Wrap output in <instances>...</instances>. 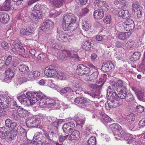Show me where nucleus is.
<instances>
[{
    "label": "nucleus",
    "mask_w": 145,
    "mask_h": 145,
    "mask_svg": "<svg viewBox=\"0 0 145 145\" xmlns=\"http://www.w3.org/2000/svg\"><path fill=\"white\" fill-rule=\"evenodd\" d=\"M76 17L71 13H69L63 18L62 27L65 31H73L77 28L74 26L77 20Z\"/></svg>",
    "instance_id": "obj_1"
},
{
    "label": "nucleus",
    "mask_w": 145,
    "mask_h": 145,
    "mask_svg": "<svg viewBox=\"0 0 145 145\" xmlns=\"http://www.w3.org/2000/svg\"><path fill=\"white\" fill-rule=\"evenodd\" d=\"M57 68L56 66L50 65L45 68L44 73L48 77H54L57 76Z\"/></svg>",
    "instance_id": "obj_2"
},
{
    "label": "nucleus",
    "mask_w": 145,
    "mask_h": 145,
    "mask_svg": "<svg viewBox=\"0 0 145 145\" xmlns=\"http://www.w3.org/2000/svg\"><path fill=\"white\" fill-rule=\"evenodd\" d=\"M40 5H36L34 7V10L31 14L32 17L34 19H40L43 15V12L40 9Z\"/></svg>",
    "instance_id": "obj_3"
},
{
    "label": "nucleus",
    "mask_w": 145,
    "mask_h": 145,
    "mask_svg": "<svg viewBox=\"0 0 145 145\" xmlns=\"http://www.w3.org/2000/svg\"><path fill=\"white\" fill-rule=\"evenodd\" d=\"M31 95L30 92H28L26 93V95L23 94L17 97L19 101L22 103H23L25 105H30V102L29 97Z\"/></svg>",
    "instance_id": "obj_4"
},
{
    "label": "nucleus",
    "mask_w": 145,
    "mask_h": 145,
    "mask_svg": "<svg viewBox=\"0 0 145 145\" xmlns=\"http://www.w3.org/2000/svg\"><path fill=\"white\" fill-rule=\"evenodd\" d=\"M114 68V65L110 61H105L103 62L101 66V69L104 72L108 71Z\"/></svg>",
    "instance_id": "obj_5"
},
{
    "label": "nucleus",
    "mask_w": 145,
    "mask_h": 145,
    "mask_svg": "<svg viewBox=\"0 0 145 145\" xmlns=\"http://www.w3.org/2000/svg\"><path fill=\"white\" fill-rule=\"evenodd\" d=\"M117 91L116 99L118 100L121 101H122V104L123 103V99H124L125 97L127 94V89L126 87H123L122 89L120 90L118 89Z\"/></svg>",
    "instance_id": "obj_6"
},
{
    "label": "nucleus",
    "mask_w": 145,
    "mask_h": 145,
    "mask_svg": "<svg viewBox=\"0 0 145 145\" xmlns=\"http://www.w3.org/2000/svg\"><path fill=\"white\" fill-rule=\"evenodd\" d=\"M16 69L12 68L8 69L5 71V81L8 80L7 82H10L11 79L14 77Z\"/></svg>",
    "instance_id": "obj_7"
},
{
    "label": "nucleus",
    "mask_w": 145,
    "mask_h": 145,
    "mask_svg": "<svg viewBox=\"0 0 145 145\" xmlns=\"http://www.w3.org/2000/svg\"><path fill=\"white\" fill-rule=\"evenodd\" d=\"M124 29L126 31L132 30L135 27V25L133 20L128 18L122 23Z\"/></svg>",
    "instance_id": "obj_8"
},
{
    "label": "nucleus",
    "mask_w": 145,
    "mask_h": 145,
    "mask_svg": "<svg viewBox=\"0 0 145 145\" xmlns=\"http://www.w3.org/2000/svg\"><path fill=\"white\" fill-rule=\"evenodd\" d=\"M117 135L118 137H121L123 140L127 141V143L131 144L132 142L131 138H133L132 135H130L128 133H126L122 130Z\"/></svg>",
    "instance_id": "obj_9"
},
{
    "label": "nucleus",
    "mask_w": 145,
    "mask_h": 145,
    "mask_svg": "<svg viewBox=\"0 0 145 145\" xmlns=\"http://www.w3.org/2000/svg\"><path fill=\"white\" fill-rule=\"evenodd\" d=\"M107 3L105 1L101 0H96L94 3V5L97 8V7L99 8L102 7V9L107 11L110 8L109 6L107 5Z\"/></svg>",
    "instance_id": "obj_10"
},
{
    "label": "nucleus",
    "mask_w": 145,
    "mask_h": 145,
    "mask_svg": "<svg viewBox=\"0 0 145 145\" xmlns=\"http://www.w3.org/2000/svg\"><path fill=\"white\" fill-rule=\"evenodd\" d=\"M75 124L72 122L65 123L63 126L62 129L65 133H69L74 129Z\"/></svg>",
    "instance_id": "obj_11"
},
{
    "label": "nucleus",
    "mask_w": 145,
    "mask_h": 145,
    "mask_svg": "<svg viewBox=\"0 0 145 145\" xmlns=\"http://www.w3.org/2000/svg\"><path fill=\"white\" fill-rule=\"evenodd\" d=\"M116 101L108 100L106 103L105 105L106 107H108L110 108H116L122 105V101L116 99Z\"/></svg>",
    "instance_id": "obj_12"
},
{
    "label": "nucleus",
    "mask_w": 145,
    "mask_h": 145,
    "mask_svg": "<svg viewBox=\"0 0 145 145\" xmlns=\"http://www.w3.org/2000/svg\"><path fill=\"white\" fill-rule=\"evenodd\" d=\"M132 89L137 95L138 99L140 101L145 99V94L144 91L140 90L135 87H133Z\"/></svg>",
    "instance_id": "obj_13"
},
{
    "label": "nucleus",
    "mask_w": 145,
    "mask_h": 145,
    "mask_svg": "<svg viewBox=\"0 0 145 145\" xmlns=\"http://www.w3.org/2000/svg\"><path fill=\"white\" fill-rule=\"evenodd\" d=\"M54 23L52 21L46 20L41 24V29L43 31H46L51 29Z\"/></svg>",
    "instance_id": "obj_14"
},
{
    "label": "nucleus",
    "mask_w": 145,
    "mask_h": 145,
    "mask_svg": "<svg viewBox=\"0 0 145 145\" xmlns=\"http://www.w3.org/2000/svg\"><path fill=\"white\" fill-rule=\"evenodd\" d=\"M68 36L66 34H63L62 31H58L56 36L57 39L62 42H66L68 41Z\"/></svg>",
    "instance_id": "obj_15"
},
{
    "label": "nucleus",
    "mask_w": 145,
    "mask_h": 145,
    "mask_svg": "<svg viewBox=\"0 0 145 145\" xmlns=\"http://www.w3.org/2000/svg\"><path fill=\"white\" fill-rule=\"evenodd\" d=\"M104 15V12L103 9H97L95 10L93 14L95 18L97 20L102 19Z\"/></svg>",
    "instance_id": "obj_16"
},
{
    "label": "nucleus",
    "mask_w": 145,
    "mask_h": 145,
    "mask_svg": "<svg viewBox=\"0 0 145 145\" xmlns=\"http://www.w3.org/2000/svg\"><path fill=\"white\" fill-rule=\"evenodd\" d=\"M118 15L119 16L123 19H128L131 17V14L129 11L127 10H120L119 11Z\"/></svg>",
    "instance_id": "obj_17"
},
{
    "label": "nucleus",
    "mask_w": 145,
    "mask_h": 145,
    "mask_svg": "<svg viewBox=\"0 0 145 145\" xmlns=\"http://www.w3.org/2000/svg\"><path fill=\"white\" fill-rule=\"evenodd\" d=\"M74 101L75 103L84 106H87L88 105V102L83 97H77L74 99Z\"/></svg>",
    "instance_id": "obj_18"
},
{
    "label": "nucleus",
    "mask_w": 145,
    "mask_h": 145,
    "mask_svg": "<svg viewBox=\"0 0 145 145\" xmlns=\"http://www.w3.org/2000/svg\"><path fill=\"white\" fill-rule=\"evenodd\" d=\"M9 18L8 14L6 13L0 12V21L3 24L7 23L9 20Z\"/></svg>",
    "instance_id": "obj_19"
},
{
    "label": "nucleus",
    "mask_w": 145,
    "mask_h": 145,
    "mask_svg": "<svg viewBox=\"0 0 145 145\" xmlns=\"http://www.w3.org/2000/svg\"><path fill=\"white\" fill-rule=\"evenodd\" d=\"M111 129L113 131V134L114 136H116L119 132L122 129L121 127L118 124H114L112 125Z\"/></svg>",
    "instance_id": "obj_20"
},
{
    "label": "nucleus",
    "mask_w": 145,
    "mask_h": 145,
    "mask_svg": "<svg viewBox=\"0 0 145 145\" xmlns=\"http://www.w3.org/2000/svg\"><path fill=\"white\" fill-rule=\"evenodd\" d=\"M80 136V132L76 130H74L70 135H69V139L70 140L78 139Z\"/></svg>",
    "instance_id": "obj_21"
},
{
    "label": "nucleus",
    "mask_w": 145,
    "mask_h": 145,
    "mask_svg": "<svg viewBox=\"0 0 145 145\" xmlns=\"http://www.w3.org/2000/svg\"><path fill=\"white\" fill-rule=\"evenodd\" d=\"M123 87H125L123 85V82L121 80H118L112 86V88L114 89H115L116 91L118 90V89H122Z\"/></svg>",
    "instance_id": "obj_22"
},
{
    "label": "nucleus",
    "mask_w": 145,
    "mask_h": 145,
    "mask_svg": "<svg viewBox=\"0 0 145 145\" xmlns=\"http://www.w3.org/2000/svg\"><path fill=\"white\" fill-rule=\"evenodd\" d=\"M10 0H6L3 3V5L1 7L2 10L8 11L11 8Z\"/></svg>",
    "instance_id": "obj_23"
},
{
    "label": "nucleus",
    "mask_w": 145,
    "mask_h": 145,
    "mask_svg": "<svg viewBox=\"0 0 145 145\" xmlns=\"http://www.w3.org/2000/svg\"><path fill=\"white\" fill-rule=\"evenodd\" d=\"M114 91L112 92V90L110 86L108 87L107 90V95L108 97H112L113 99H116L117 97V93L115 89H114Z\"/></svg>",
    "instance_id": "obj_24"
},
{
    "label": "nucleus",
    "mask_w": 145,
    "mask_h": 145,
    "mask_svg": "<svg viewBox=\"0 0 145 145\" xmlns=\"http://www.w3.org/2000/svg\"><path fill=\"white\" fill-rule=\"evenodd\" d=\"M82 47L86 50H89L91 48V41L89 40H85L82 42Z\"/></svg>",
    "instance_id": "obj_25"
},
{
    "label": "nucleus",
    "mask_w": 145,
    "mask_h": 145,
    "mask_svg": "<svg viewBox=\"0 0 145 145\" xmlns=\"http://www.w3.org/2000/svg\"><path fill=\"white\" fill-rule=\"evenodd\" d=\"M131 34V33L129 32H121L119 33L118 38L121 40H124L129 37Z\"/></svg>",
    "instance_id": "obj_26"
},
{
    "label": "nucleus",
    "mask_w": 145,
    "mask_h": 145,
    "mask_svg": "<svg viewBox=\"0 0 145 145\" xmlns=\"http://www.w3.org/2000/svg\"><path fill=\"white\" fill-rule=\"evenodd\" d=\"M135 116L133 114H129L126 116L125 117V123L127 124H131L135 119Z\"/></svg>",
    "instance_id": "obj_27"
},
{
    "label": "nucleus",
    "mask_w": 145,
    "mask_h": 145,
    "mask_svg": "<svg viewBox=\"0 0 145 145\" xmlns=\"http://www.w3.org/2000/svg\"><path fill=\"white\" fill-rule=\"evenodd\" d=\"M135 42L131 39L129 40L124 46H123V48L124 49L132 48L135 46Z\"/></svg>",
    "instance_id": "obj_28"
},
{
    "label": "nucleus",
    "mask_w": 145,
    "mask_h": 145,
    "mask_svg": "<svg viewBox=\"0 0 145 145\" xmlns=\"http://www.w3.org/2000/svg\"><path fill=\"white\" fill-rule=\"evenodd\" d=\"M19 70L21 72L27 73L29 71L28 66L23 63L19 65L18 67Z\"/></svg>",
    "instance_id": "obj_29"
},
{
    "label": "nucleus",
    "mask_w": 145,
    "mask_h": 145,
    "mask_svg": "<svg viewBox=\"0 0 145 145\" xmlns=\"http://www.w3.org/2000/svg\"><path fill=\"white\" fill-rule=\"evenodd\" d=\"M28 111L23 108H19L17 110L16 114L20 117H24L25 114H27Z\"/></svg>",
    "instance_id": "obj_30"
},
{
    "label": "nucleus",
    "mask_w": 145,
    "mask_h": 145,
    "mask_svg": "<svg viewBox=\"0 0 145 145\" xmlns=\"http://www.w3.org/2000/svg\"><path fill=\"white\" fill-rule=\"evenodd\" d=\"M50 1L54 4L56 7L59 8L63 5L65 0H50Z\"/></svg>",
    "instance_id": "obj_31"
},
{
    "label": "nucleus",
    "mask_w": 145,
    "mask_h": 145,
    "mask_svg": "<svg viewBox=\"0 0 145 145\" xmlns=\"http://www.w3.org/2000/svg\"><path fill=\"white\" fill-rule=\"evenodd\" d=\"M29 99L30 101L31 105L35 103L38 100V98L37 97L36 94L34 93V94H33L31 93V95H30Z\"/></svg>",
    "instance_id": "obj_32"
},
{
    "label": "nucleus",
    "mask_w": 145,
    "mask_h": 145,
    "mask_svg": "<svg viewBox=\"0 0 145 145\" xmlns=\"http://www.w3.org/2000/svg\"><path fill=\"white\" fill-rule=\"evenodd\" d=\"M82 29L86 31L88 30L91 27V26L89 25V22L84 20L82 21Z\"/></svg>",
    "instance_id": "obj_33"
},
{
    "label": "nucleus",
    "mask_w": 145,
    "mask_h": 145,
    "mask_svg": "<svg viewBox=\"0 0 145 145\" xmlns=\"http://www.w3.org/2000/svg\"><path fill=\"white\" fill-rule=\"evenodd\" d=\"M8 100L7 101L4 100V102H2V104L0 105V108L1 109H4L8 107H10L9 105L10 103L9 98L8 97Z\"/></svg>",
    "instance_id": "obj_34"
},
{
    "label": "nucleus",
    "mask_w": 145,
    "mask_h": 145,
    "mask_svg": "<svg viewBox=\"0 0 145 145\" xmlns=\"http://www.w3.org/2000/svg\"><path fill=\"white\" fill-rule=\"evenodd\" d=\"M48 99H47L46 98H42L40 100L39 102V105L42 107H46L47 105V102Z\"/></svg>",
    "instance_id": "obj_35"
},
{
    "label": "nucleus",
    "mask_w": 145,
    "mask_h": 145,
    "mask_svg": "<svg viewBox=\"0 0 145 145\" xmlns=\"http://www.w3.org/2000/svg\"><path fill=\"white\" fill-rule=\"evenodd\" d=\"M104 82H103L101 84L98 85L96 84H90L89 85V86L93 89H96L97 90H99L101 89L103 86Z\"/></svg>",
    "instance_id": "obj_36"
},
{
    "label": "nucleus",
    "mask_w": 145,
    "mask_h": 145,
    "mask_svg": "<svg viewBox=\"0 0 145 145\" xmlns=\"http://www.w3.org/2000/svg\"><path fill=\"white\" fill-rule=\"evenodd\" d=\"M16 131L18 132H19L21 135L25 136L27 131L24 128L21 126L19 125L17 128Z\"/></svg>",
    "instance_id": "obj_37"
},
{
    "label": "nucleus",
    "mask_w": 145,
    "mask_h": 145,
    "mask_svg": "<svg viewBox=\"0 0 145 145\" xmlns=\"http://www.w3.org/2000/svg\"><path fill=\"white\" fill-rule=\"evenodd\" d=\"M140 53L139 52H135L133 53L131 59L132 61H136L140 58Z\"/></svg>",
    "instance_id": "obj_38"
},
{
    "label": "nucleus",
    "mask_w": 145,
    "mask_h": 145,
    "mask_svg": "<svg viewBox=\"0 0 145 145\" xmlns=\"http://www.w3.org/2000/svg\"><path fill=\"white\" fill-rule=\"evenodd\" d=\"M101 120L103 122H105L106 123H108L110 121L111 118L108 116L106 114H104L101 116Z\"/></svg>",
    "instance_id": "obj_39"
},
{
    "label": "nucleus",
    "mask_w": 145,
    "mask_h": 145,
    "mask_svg": "<svg viewBox=\"0 0 145 145\" xmlns=\"http://www.w3.org/2000/svg\"><path fill=\"white\" fill-rule=\"evenodd\" d=\"M52 48L54 49L59 50L61 49V46L59 44L57 43L55 41H52L51 44Z\"/></svg>",
    "instance_id": "obj_40"
},
{
    "label": "nucleus",
    "mask_w": 145,
    "mask_h": 145,
    "mask_svg": "<svg viewBox=\"0 0 145 145\" xmlns=\"http://www.w3.org/2000/svg\"><path fill=\"white\" fill-rule=\"evenodd\" d=\"M57 10H52L51 11L49 14V16L50 17H56L59 15L61 13V11H57Z\"/></svg>",
    "instance_id": "obj_41"
},
{
    "label": "nucleus",
    "mask_w": 145,
    "mask_h": 145,
    "mask_svg": "<svg viewBox=\"0 0 145 145\" xmlns=\"http://www.w3.org/2000/svg\"><path fill=\"white\" fill-rule=\"evenodd\" d=\"M57 76L59 79L60 80H65L67 77V74L63 72H58Z\"/></svg>",
    "instance_id": "obj_42"
},
{
    "label": "nucleus",
    "mask_w": 145,
    "mask_h": 145,
    "mask_svg": "<svg viewBox=\"0 0 145 145\" xmlns=\"http://www.w3.org/2000/svg\"><path fill=\"white\" fill-rule=\"evenodd\" d=\"M134 14L136 17H137L138 19H140L143 17V13L142 10H140L136 11L134 12Z\"/></svg>",
    "instance_id": "obj_43"
},
{
    "label": "nucleus",
    "mask_w": 145,
    "mask_h": 145,
    "mask_svg": "<svg viewBox=\"0 0 145 145\" xmlns=\"http://www.w3.org/2000/svg\"><path fill=\"white\" fill-rule=\"evenodd\" d=\"M125 99L127 101H132L134 100V98L132 94L131 93H127L125 97Z\"/></svg>",
    "instance_id": "obj_44"
},
{
    "label": "nucleus",
    "mask_w": 145,
    "mask_h": 145,
    "mask_svg": "<svg viewBox=\"0 0 145 145\" xmlns=\"http://www.w3.org/2000/svg\"><path fill=\"white\" fill-rule=\"evenodd\" d=\"M132 9L134 12L140 10L139 8V4L138 2H135L132 4Z\"/></svg>",
    "instance_id": "obj_45"
},
{
    "label": "nucleus",
    "mask_w": 145,
    "mask_h": 145,
    "mask_svg": "<svg viewBox=\"0 0 145 145\" xmlns=\"http://www.w3.org/2000/svg\"><path fill=\"white\" fill-rule=\"evenodd\" d=\"M26 29V35H27L30 36L33 33L34 31L33 27L29 26Z\"/></svg>",
    "instance_id": "obj_46"
},
{
    "label": "nucleus",
    "mask_w": 145,
    "mask_h": 145,
    "mask_svg": "<svg viewBox=\"0 0 145 145\" xmlns=\"http://www.w3.org/2000/svg\"><path fill=\"white\" fill-rule=\"evenodd\" d=\"M88 142L89 144L91 145H96V139L94 137H92L89 138Z\"/></svg>",
    "instance_id": "obj_47"
},
{
    "label": "nucleus",
    "mask_w": 145,
    "mask_h": 145,
    "mask_svg": "<svg viewBox=\"0 0 145 145\" xmlns=\"http://www.w3.org/2000/svg\"><path fill=\"white\" fill-rule=\"evenodd\" d=\"M72 85L73 87L76 88H78L81 86L79 81L77 80H74L72 82Z\"/></svg>",
    "instance_id": "obj_48"
},
{
    "label": "nucleus",
    "mask_w": 145,
    "mask_h": 145,
    "mask_svg": "<svg viewBox=\"0 0 145 145\" xmlns=\"http://www.w3.org/2000/svg\"><path fill=\"white\" fill-rule=\"evenodd\" d=\"M84 93L89 95L93 98H98L99 97L98 95L93 91H86L84 92Z\"/></svg>",
    "instance_id": "obj_49"
},
{
    "label": "nucleus",
    "mask_w": 145,
    "mask_h": 145,
    "mask_svg": "<svg viewBox=\"0 0 145 145\" xmlns=\"http://www.w3.org/2000/svg\"><path fill=\"white\" fill-rule=\"evenodd\" d=\"M89 10L87 7L82 9L81 10L80 16H82L86 15L89 12Z\"/></svg>",
    "instance_id": "obj_50"
},
{
    "label": "nucleus",
    "mask_w": 145,
    "mask_h": 145,
    "mask_svg": "<svg viewBox=\"0 0 145 145\" xmlns=\"http://www.w3.org/2000/svg\"><path fill=\"white\" fill-rule=\"evenodd\" d=\"M112 19L110 15H108L105 16L103 22L105 23L110 24L111 22Z\"/></svg>",
    "instance_id": "obj_51"
},
{
    "label": "nucleus",
    "mask_w": 145,
    "mask_h": 145,
    "mask_svg": "<svg viewBox=\"0 0 145 145\" xmlns=\"http://www.w3.org/2000/svg\"><path fill=\"white\" fill-rule=\"evenodd\" d=\"M46 107L49 108H51L52 106H55L56 105V103L54 101H49L48 99Z\"/></svg>",
    "instance_id": "obj_52"
},
{
    "label": "nucleus",
    "mask_w": 145,
    "mask_h": 145,
    "mask_svg": "<svg viewBox=\"0 0 145 145\" xmlns=\"http://www.w3.org/2000/svg\"><path fill=\"white\" fill-rule=\"evenodd\" d=\"M90 72V68L85 65L83 72H82V74H79V75H82L83 74L86 75L89 73Z\"/></svg>",
    "instance_id": "obj_53"
},
{
    "label": "nucleus",
    "mask_w": 145,
    "mask_h": 145,
    "mask_svg": "<svg viewBox=\"0 0 145 145\" xmlns=\"http://www.w3.org/2000/svg\"><path fill=\"white\" fill-rule=\"evenodd\" d=\"M71 90V89L70 88L65 87L60 90V92L62 93L65 94L67 93L70 92Z\"/></svg>",
    "instance_id": "obj_54"
},
{
    "label": "nucleus",
    "mask_w": 145,
    "mask_h": 145,
    "mask_svg": "<svg viewBox=\"0 0 145 145\" xmlns=\"http://www.w3.org/2000/svg\"><path fill=\"white\" fill-rule=\"evenodd\" d=\"M17 131H16V129L14 130H12L11 131L10 135V137L11 138V139H14V138L16 137L17 134Z\"/></svg>",
    "instance_id": "obj_55"
},
{
    "label": "nucleus",
    "mask_w": 145,
    "mask_h": 145,
    "mask_svg": "<svg viewBox=\"0 0 145 145\" xmlns=\"http://www.w3.org/2000/svg\"><path fill=\"white\" fill-rule=\"evenodd\" d=\"M85 65L82 64H80L78 65L77 68L78 71V74H82V72H83V71L84 68L85 67Z\"/></svg>",
    "instance_id": "obj_56"
},
{
    "label": "nucleus",
    "mask_w": 145,
    "mask_h": 145,
    "mask_svg": "<svg viewBox=\"0 0 145 145\" xmlns=\"http://www.w3.org/2000/svg\"><path fill=\"white\" fill-rule=\"evenodd\" d=\"M32 122V127H37L38 126L40 125V122L39 120H37L35 119L34 120H33Z\"/></svg>",
    "instance_id": "obj_57"
},
{
    "label": "nucleus",
    "mask_w": 145,
    "mask_h": 145,
    "mask_svg": "<svg viewBox=\"0 0 145 145\" xmlns=\"http://www.w3.org/2000/svg\"><path fill=\"white\" fill-rule=\"evenodd\" d=\"M99 72L97 71H94L93 73L91 75V77L92 80L96 79L98 77Z\"/></svg>",
    "instance_id": "obj_58"
},
{
    "label": "nucleus",
    "mask_w": 145,
    "mask_h": 145,
    "mask_svg": "<svg viewBox=\"0 0 145 145\" xmlns=\"http://www.w3.org/2000/svg\"><path fill=\"white\" fill-rule=\"evenodd\" d=\"M67 54L69 57H71V58H76L78 59L79 60H80L79 59V57L78 56L77 54L73 55L69 51L67 52Z\"/></svg>",
    "instance_id": "obj_59"
},
{
    "label": "nucleus",
    "mask_w": 145,
    "mask_h": 145,
    "mask_svg": "<svg viewBox=\"0 0 145 145\" xmlns=\"http://www.w3.org/2000/svg\"><path fill=\"white\" fill-rule=\"evenodd\" d=\"M69 135H67L65 136L61 135L59 136V141L60 142H62L64 140L66 139L67 138H69Z\"/></svg>",
    "instance_id": "obj_60"
},
{
    "label": "nucleus",
    "mask_w": 145,
    "mask_h": 145,
    "mask_svg": "<svg viewBox=\"0 0 145 145\" xmlns=\"http://www.w3.org/2000/svg\"><path fill=\"white\" fill-rule=\"evenodd\" d=\"M4 100L7 101L8 100V97L6 95H0V105L2 104V103L4 102Z\"/></svg>",
    "instance_id": "obj_61"
},
{
    "label": "nucleus",
    "mask_w": 145,
    "mask_h": 145,
    "mask_svg": "<svg viewBox=\"0 0 145 145\" xmlns=\"http://www.w3.org/2000/svg\"><path fill=\"white\" fill-rule=\"evenodd\" d=\"M34 119L32 118H28V119L26 121V123L27 126L29 127H32V124L33 123V120Z\"/></svg>",
    "instance_id": "obj_62"
},
{
    "label": "nucleus",
    "mask_w": 145,
    "mask_h": 145,
    "mask_svg": "<svg viewBox=\"0 0 145 145\" xmlns=\"http://www.w3.org/2000/svg\"><path fill=\"white\" fill-rule=\"evenodd\" d=\"M37 95V97L38 98V100H40L42 98H44L45 97V96L41 92H37L35 93Z\"/></svg>",
    "instance_id": "obj_63"
},
{
    "label": "nucleus",
    "mask_w": 145,
    "mask_h": 145,
    "mask_svg": "<svg viewBox=\"0 0 145 145\" xmlns=\"http://www.w3.org/2000/svg\"><path fill=\"white\" fill-rule=\"evenodd\" d=\"M20 45L19 44L15 41L12 44L11 46L12 49H14L15 50H18V48Z\"/></svg>",
    "instance_id": "obj_64"
}]
</instances>
